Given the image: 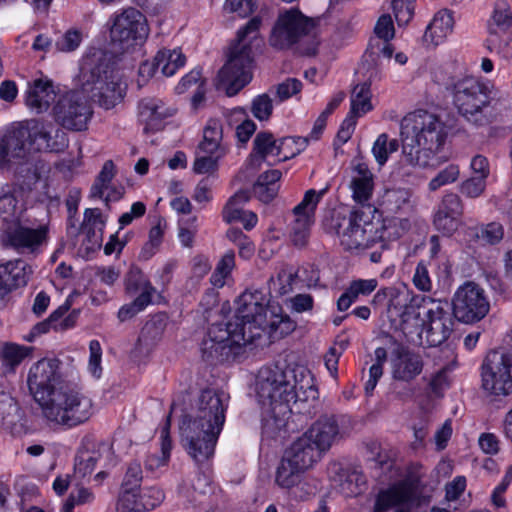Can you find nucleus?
Returning <instances> with one entry per match:
<instances>
[{"label": "nucleus", "instance_id": "1", "mask_svg": "<svg viewBox=\"0 0 512 512\" xmlns=\"http://www.w3.org/2000/svg\"><path fill=\"white\" fill-rule=\"evenodd\" d=\"M296 323L283 308L269 301L258 289L245 290L236 300L233 318L212 324L202 344L203 355L219 360L243 355L263 333L282 338L292 333Z\"/></svg>", "mask_w": 512, "mask_h": 512}, {"label": "nucleus", "instance_id": "2", "mask_svg": "<svg viewBox=\"0 0 512 512\" xmlns=\"http://www.w3.org/2000/svg\"><path fill=\"white\" fill-rule=\"evenodd\" d=\"M61 365L55 357L38 360L29 368L27 385L48 422L71 428L89 420L95 409L81 389L61 384Z\"/></svg>", "mask_w": 512, "mask_h": 512}, {"label": "nucleus", "instance_id": "3", "mask_svg": "<svg viewBox=\"0 0 512 512\" xmlns=\"http://www.w3.org/2000/svg\"><path fill=\"white\" fill-rule=\"evenodd\" d=\"M254 390L262 409V433L275 437L287 425L291 404L314 397V378L303 366H265L256 376Z\"/></svg>", "mask_w": 512, "mask_h": 512}, {"label": "nucleus", "instance_id": "4", "mask_svg": "<svg viewBox=\"0 0 512 512\" xmlns=\"http://www.w3.org/2000/svg\"><path fill=\"white\" fill-rule=\"evenodd\" d=\"M449 126L437 114L427 110L408 113L400 123L402 156L415 168H436L448 160L443 154Z\"/></svg>", "mask_w": 512, "mask_h": 512}, {"label": "nucleus", "instance_id": "5", "mask_svg": "<svg viewBox=\"0 0 512 512\" xmlns=\"http://www.w3.org/2000/svg\"><path fill=\"white\" fill-rule=\"evenodd\" d=\"M227 407L228 397L224 392L206 389L197 398L193 414L183 418L180 424L182 445L196 463H203L214 455Z\"/></svg>", "mask_w": 512, "mask_h": 512}, {"label": "nucleus", "instance_id": "6", "mask_svg": "<svg viewBox=\"0 0 512 512\" xmlns=\"http://www.w3.org/2000/svg\"><path fill=\"white\" fill-rule=\"evenodd\" d=\"M260 25V18L254 17L238 31L236 43L217 74L215 86L228 96L236 95L252 79V47L262 42L258 37Z\"/></svg>", "mask_w": 512, "mask_h": 512}, {"label": "nucleus", "instance_id": "7", "mask_svg": "<svg viewBox=\"0 0 512 512\" xmlns=\"http://www.w3.org/2000/svg\"><path fill=\"white\" fill-rule=\"evenodd\" d=\"M80 81L83 92L97 98L105 109L120 103L127 88L119 72L107 63L106 54L101 50H95L83 58Z\"/></svg>", "mask_w": 512, "mask_h": 512}, {"label": "nucleus", "instance_id": "8", "mask_svg": "<svg viewBox=\"0 0 512 512\" xmlns=\"http://www.w3.org/2000/svg\"><path fill=\"white\" fill-rule=\"evenodd\" d=\"M324 228L339 238L341 246L348 251H360L379 243L376 224L371 217L359 209H353L348 215L332 211L324 220Z\"/></svg>", "mask_w": 512, "mask_h": 512}, {"label": "nucleus", "instance_id": "9", "mask_svg": "<svg viewBox=\"0 0 512 512\" xmlns=\"http://www.w3.org/2000/svg\"><path fill=\"white\" fill-rule=\"evenodd\" d=\"M494 91L495 86L490 81L466 76L455 81L452 86L453 104L467 122L484 126L490 122L487 109Z\"/></svg>", "mask_w": 512, "mask_h": 512}, {"label": "nucleus", "instance_id": "10", "mask_svg": "<svg viewBox=\"0 0 512 512\" xmlns=\"http://www.w3.org/2000/svg\"><path fill=\"white\" fill-rule=\"evenodd\" d=\"M314 23L297 9H289L279 14L270 36V44L278 49L288 48L298 41L312 38L313 44L306 53L315 54L318 42Z\"/></svg>", "mask_w": 512, "mask_h": 512}, {"label": "nucleus", "instance_id": "11", "mask_svg": "<svg viewBox=\"0 0 512 512\" xmlns=\"http://www.w3.org/2000/svg\"><path fill=\"white\" fill-rule=\"evenodd\" d=\"M6 243L17 253L38 255L48 244L49 228L46 224L27 219H16L4 228Z\"/></svg>", "mask_w": 512, "mask_h": 512}, {"label": "nucleus", "instance_id": "12", "mask_svg": "<svg viewBox=\"0 0 512 512\" xmlns=\"http://www.w3.org/2000/svg\"><path fill=\"white\" fill-rule=\"evenodd\" d=\"M452 310L459 322L473 324L489 313L490 299L482 286L473 281H466L453 295Z\"/></svg>", "mask_w": 512, "mask_h": 512}, {"label": "nucleus", "instance_id": "13", "mask_svg": "<svg viewBox=\"0 0 512 512\" xmlns=\"http://www.w3.org/2000/svg\"><path fill=\"white\" fill-rule=\"evenodd\" d=\"M110 21L111 41L123 50L142 44L149 35L146 17L135 8L115 12Z\"/></svg>", "mask_w": 512, "mask_h": 512}, {"label": "nucleus", "instance_id": "14", "mask_svg": "<svg viewBox=\"0 0 512 512\" xmlns=\"http://www.w3.org/2000/svg\"><path fill=\"white\" fill-rule=\"evenodd\" d=\"M482 388L493 396L512 393V353L493 351L481 367Z\"/></svg>", "mask_w": 512, "mask_h": 512}, {"label": "nucleus", "instance_id": "15", "mask_svg": "<svg viewBox=\"0 0 512 512\" xmlns=\"http://www.w3.org/2000/svg\"><path fill=\"white\" fill-rule=\"evenodd\" d=\"M52 112L59 125L74 131L86 129L92 116V109L83 91H69L60 95Z\"/></svg>", "mask_w": 512, "mask_h": 512}, {"label": "nucleus", "instance_id": "16", "mask_svg": "<svg viewBox=\"0 0 512 512\" xmlns=\"http://www.w3.org/2000/svg\"><path fill=\"white\" fill-rule=\"evenodd\" d=\"M350 422V419L345 416L323 415L303 435L323 455L334 444L349 436Z\"/></svg>", "mask_w": 512, "mask_h": 512}, {"label": "nucleus", "instance_id": "17", "mask_svg": "<svg viewBox=\"0 0 512 512\" xmlns=\"http://www.w3.org/2000/svg\"><path fill=\"white\" fill-rule=\"evenodd\" d=\"M325 191L310 189L306 191L302 201L293 209L294 220L291 223L290 237L296 246L307 243L310 230L315 221V211Z\"/></svg>", "mask_w": 512, "mask_h": 512}, {"label": "nucleus", "instance_id": "18", "mask_svg": "<svg viewBox=\"0 0 512 512\" xmlns=\"http://www.w3.org/2000/svg\"><path fill=\"white\" fill-rule=\"evenodd\" d=\"M454 321L446 305L440 301L432 300L424 312L423 337L431 346L444 343L453 331Z\"/></svg>", "mask_w": 512, "mask_h": 512}, {"label": "nucleus", "instance_id": "19", "mask_svg": "<svg viewBox=\"0 0 512 512\" xmlns=\"http://www.w3.org/2000/svg\"><path fill=\"white\" fill-rule=\"evenodd\" d=\"M416 481L417 479H403L381 489L376 496L373 512L405 510L404 507L408 506L414 498Z\"/></svg>", "mask_w": 512, "mask_h": 512}, {"label": "nucleus", "instance_id": "20", "mask_svg": "<svg viewBox=\"0 0 512 512\" xmlns=\"http://www.w3.org/2000/svg\"><path fill=\"white\" fill-rule=\"evenodd\" d=\"M164 492L157 487L141 490H122L116 505L117 512H149L164 500Z\"/></svg>", "mask_w": 512, "mask_h": 512}, {"label": "nucleus", "instance_id": "21", "mask_svg": "<svg viewBox=\"0 0 512 512\" xmlns=\"http://www.w3.org/2000/svg\"><path fill=\"white\" fill-rule=\"evenodd\" d=\"M30 129L36 152H60L68 146L66 133L52 122L30 120Z\"/></svg>", "mask_w": 512, "mask_h": 512}, {"label": "nucleus", "instance_id": "22", "mask_svg": "<svg viewBox=\"0 0 512 512\" xmlns=\"http://www.w3.org/2000/svg\"><path fill=\"white\" fill-rule=\"evenodd\" d=\"M2 141L14 159L24 158L34 149L30 121L13 124L2 136Z\"/></svg>", "mask_w": 512, "mask_h": 512}, {"label": "nucleus", "instance_id": "23", "mask_svg": "<svg viewBox=\"0 0 512 512\" xmlns=\"http://www.w3.org/2000/svg\"><path fill=\"white\" fill-rule=\"evenodd\" d=\"M349 188L352 199L356 203L367 205L371 200L374 190V175L365 162L361 160L352 162Z\"/></svg>", "mask_w": 512, "mask_h": 512}, {"label": "nucleus", "instance_id": "24", "mask_svg": "<svg viewBox=\"0 0 512 512\" xmlns=\"http://www.w3.org/2000/svg\"><path fill=\"white\" fill-rule=\"evenodd\" d=\"M422 357L410 350L398 349L391 358V373L395 380L410 382L423 370Z\"/></svg>", "mask_w": 512, "mask_h": 512}, {"label": "nucleus", "instance_id": "25", "mask_svg": "<svg viewBox=\"0 0 512 512\" xmlns=\"http://www.w3.org/2000/svg\"><path fill=\"white\" fill-rule=\"evenodd\" d=\"M56 97L53 82L48 77H40L28 83L25 103L33 112H45Z\"/></svg>", "mask_w": 512, "mask_h": 512}, {"label": "nucleus", "instance_id": "26", "mask_svg": "<svg viewBox=\"0 0 512 512\" xmlns=\"http://www.w3.org/2000/svg\"><path fill=\"white\" fill-rule=\"evenodd\" d=\"M323 455L303 434L285 451L282 458L305 472L313 468Z\"/></svg>", "mask_w": 512, "mask_h": 512}, {"label": "nucleus", "instance_id": "27", "mask_svg": "<svg viewBox=\"0 0 512 512\" xmlns=\"http://www.w3.org/2000/svg\"><path fill=\"white\" fill-rule=\"evenodd\" d=\"M176 110L167 106L162 100L156 98L143 99L139 103V117L148 130H159L164 121L172 117Z\"/></svg>", "mask_w": 512, "mask_h": 512}, {"label": "nucleus", "instance_id": "28", "mask_svg": "<svg viewBox=\"0 0 512 512\" xmlns=\"http://www.w3.org/2000/svg\"><path fill=\"white\" fill-rule=\"evenodd\" d=\"M105 223L100 209L89 208L85 210L82 230L86 233V249L88 251H95L101 247Z\"/></svg>", "mask_w": 512, "mask_h": 512}, {"label": "nucleus", "instance_id": "29", "mask_svg": "<svg viewBox=\"0 0 512 512\" xmlns=\"http://www.w3.org/2000/svg\"><path fill=\"white\" fill-rule=\"evenodd\" d=\"M0 273L10 292L13 289L26 286L33 274V269L24 260L16 259L0 264Z\"/></svg>", "mask_w": 512, "mask_h": 512}, {"label": "nucleus", "instance_id": "30", "mask_svg": "<svg viewBox=\"0 0 512 512\" xmlns=\"http://www.w3.org/2000/svg\"><path fill=\"white\" fill-rule=\"evenodd\" d=\"M269 156L278 158V140L271 133L260 132L253 141V151L247 160V166L256 170Z\"/></svg>", "mask_w": 512, "mask_h": 512}, {"label": "nucleus", "instance_id": "31", "mask_svg": "<svg viewBox=\"0 0 512 512\" xmlns=\"http://www.w3.org/2000/svg\"><path fill=\"white\" fill-rule=\"evenodd\" d=\"M223 129L220 120L211 118L207 121L203 129V140L198 148L202 154H218L225 156L227 147L222 143Z\"/></svg>", "mask_w": 512, "mask_h": 512}, {"label": "nucleus", "instance_id": "32", "mask_svg": "<svg viewBox=\"0 0 512 512\" xmlns=\"http://www.w3.org/2000/svg\"><path fill=\"white\" fill-rule=\"evenodd\" d=\"M453 28L454 19L452 12L447 9L440 10L434 15L427 27L425 38L434 45L442 44L453 32Z\"/></svg>", "mask_w": 512, "mask_h": 512}, {"label": "nucleus", "instance_id": "33", "mask_svg": "<svg viewBox=\"0 0 512 512\" xmlns=\"http://www.w3.org/2000/svg\"><path fill=\"white\" fill-rule=\"evenodd\" d=\"M378 286L375 278L355 279L350 282L346 291L339 297L337 308L339 311L348 310L359 296L370 295Z\"/></svg>", "mask_w": 512, "mask_h": 512}, {"label": "nucleus", "instance_id": "34", "mask_svg": "<svg viewBox=\"0 0 512 512\" xmlns=\"http://www.w3.org/2000/svg\"><path fill=\"white\" fill-rule=\"evenodd\" d=\"M32 347L12 342L0 343V360L5 372H14L32 354Z\"/></svg>", "mask_w": 512, "mask_h": 512}, {"label": "nucleus", "instance_id": "35", "mask_svg": "<svg viewBox=\"0 0 512 512\" xmlns=\"http://www.w3.org/2000/svg\"><path fill=\"white\" fill-rule=\"evenodd\" d=\"M126 289L130 293L140 292L133 301L142 311L152 302L156 290L140 272H131L126 281Z\"/></svg>", "mask_w": 512, "mask_h": 512}, {"label": "nucleus", "instance_id": "36", "mask_svg": "<svg viewBox=\"0 0 512 512\" xmlns=\"http://www.w3.org/2000/svg\"><path fill=\"white\" fill-rule=\"evenodd\" d=\"M280 178L281 172L279 170H270L261 174L253 188L256 197L264 203L273 200L279 191Z\"/></svg>", "mask_w": 512, "mask_h": 512}, {"label": "nucleus", "instance_id": "37", "mask_svg": "<svg viewBox=\"0 0 512 512\" xmlns=\"http://www.w3.org/2000/svg\"><path fill=\"white\" fill-rule=\"evenodd\" d=\"M420 315L419 307L413 305L406 308L405 312L396 317L399 319V329L410 341H415V337L418 339L423 338V319L420 318Z\"/></svg>", "mask_w": 512, "mask_h": 512}, {"label": "nucleus", "instance_id": "38", "mask_svg": "<svg viewBox=\"0 0 512 512\" xmlns=\"http://www.w3.org/2000/svg\"><path fill=\"white\" fill-rule=\"evenodd\" d=\"M512 24V11L506 0L495 2L492 14L488 21L490 36H497L499 32L507 31Z\"/></svg>", "mask_w": 512, "mask_h": 512}, {"label": "nucleus", "instance_id": "39", "mask_svg": "<svg viewBox=\"0 0 512 512\" xmlns=\"http://www.w3.org/2000/svg\"><path fill=\"white\" fill-rule=\"evenodd\" d=\"M304 474V470L282 458L276 471L275 482L280 488L289 490L302 482Z\"/></svg>", "mask_w": 512, "mask_h": 512}, {"label": "nucleus", "instance_id": "40", "mask_svg": "<svg viewBox=\"0 0 512 512\" xmlns=\"http://www.w3.org/2000/svg\"><path fill=\"white\" fill-rule=\"evenodd\" d=\"M155 59L159 66L161 74L166 77L173 76L176 73V71L183 67L186 63V57L179 49L160 50L155 55Z\"/></svg>", "mask_w": 512, "mask_h": 512}, {"label": "nucleus", "instance_id": "41", "mask_svg": "<svg viewBox=\"0 0 512 512\" xmlns=\"http://www.w3.org/2000/svg\"><path fill=\"white\" fill-rule=\"evenodd\" d=\"M387 292L388 312L393 317L399 316L405 312L406 308L412 307L414 305L412 303L414 300V295L406 286H403L402 288L388 287Z\"/></svg>", "mask_w": 512, "mask_h": 512}, {"label": "nucleus", "instance_id": "42", "mask_svg": "<svg viewBox=\"0 0 512 512\" xmlns=\"http://www.w3.org/2000/svg\"><path fill=\"white\" fill-rule=\"evenodd\" d=\"M379 242L392 241L401 237L409 228L407 219L391 217L385 218L381 223L375 222Z\"/></svg>", "mask_w": 512, "mask_h": 512}, {"label": "nucleus", "instance_id": "43", "mask_svg": "<svg viewBox=\"0 0 512 512\" xmlns=\"http://www.w3.org/2000/svg\"><path fill=\"white\" fill-rule=\"evenodd\" d=\"M235 268V254L233 251H227L218 261L214 272L210 277V282L215 288H222L230 279Z\"/></svg>", "mask_w": 512, "mask_h": 512}, {"label": "nucleus", "instance_id": "44", "mask_svg": "<svg viewBox=\"0 0 512 512\" xmlns=\"http://www.w3.org/2000/svg\"><path fill=\"white\" fill-rule=\"evenodd\" d=\"M169 428L170 424L167 422L161 430V455L152 454L146 459L145 465L151 471L167 465L170 459L172 443L169 437Z\"/></svg>", "mask_w": 512, "mask_h": 512}, {"label": "nucleus", "instance_id": "45", "mask_svg": "<svg viewBox=\"0 0 512 512\" xmlns=\"http://www.w3.org/2000/svg\"><path fill=\"white\" fill-rule=\"evenodd\" d=\"M399 148L398 140L390 138L388 134L378 135L372 146V154L379 166H383L391 154Z\"/></svg>", "mask_w": 512, "mask_h": 512}, {"label": "nucleus", "instance_id": "46", "mask_svg": "<svg viewBox=\"0 0 512 512\" xmlns=\"http://www.w3.org/2000/svg\"><path fill=\"white\" fill-rule=\"evenodd\" d=\"M372 108L370 84L361 83L356 85L351 95L350 110L358 116H363Z\"/></svg>", "mask_w": 512, "mask_h": 512}, {"label": "nucleus", "instance_id": "47", "mask_svg": "<svg viewBox=\"0 0 512 512\" xmlns=\"http://www.w3.org/2000/svg\"><path fill=\"white\" fill-rule=\"evenodd\" d=\"M20 210L16 190L8 185L2 186L0 188V217L8 224L9 219L15 217Z\"/></svg>", "mask_w": 512, "mask_h": 512}, {"label": "nucleus", "instance_id": "48", "mask_svg": "<svg viewBox=\"0 0 512 512\" xmlns=\"http://www.w3.org/2000/svg\"><path fill=\"white\" fill-rule=\"evenodd\" d=\"M368 459L374 463L375 468L382 471L390 470L393 466V454L390 450L382 448L377 441L366 444Z\"/></svg>", "mask_w": 512, "mask_h": 512}, {"label": "nucleus", "instance_id": "49", "mask_svg": "<svg viewBox=\"0 0 512 512\" xmlns=\"http://www.w3.org/2000/svg\"><path fill=\"white\" fill-rule=\"evenodd\" d=\"M295 275L292 271L281 270L269 280V292L272 297H282L293 291Z\"/></svg>", "mask_w": 512, "mask_h": 512}, {"label": "nucleus", "instance_id": "50", "mask_svg": "<svg viewBox=\"0 0 512 512\" xmlns=\"http://www.w3.org/2000/svg\"><path fill=\"white\" fill-rule=\"evenodd\" d=\"M249 200V195L246 191L236 192L226 203L223 209V219L227 223L238 222L241 219L243 206Z\"/></svg>", "mask_w": 512, "mask_h": 512}, {"label": "nucleus", "instance_id": "51", "mask_svg": "<svg viewBox=\"0 0 512 512\" xmlns=\"http://www.w3.org/2000/svg\"><path fill=\"white\" fill-rule=\"evenodd\" d=\"M308 138L285 137L278 140V160L285 161L301 153L307 146Z\"/></svg>", "mask_w": 512, "mask_h": 512}, {"label": "nucleus", "instance_id": "52", "mask_svg": "<svg viewBox=\"0 0 512 512\" xmlns=\"http://www.w3.org/2000/svg\"><path fill=\"white\" fill-rule=\"evenodd\" d=\"M198 227L197 216L178 218V238L182 246L192 247Z\"/></svg>", "mask_w": 512, "mask_h": 512}, {"label": "nucleus", "instance_id": "53", "mask_svg": "<svg viewBox=\"0 0 512 512\" xmlns=\"http://www.w3.org/2000/svg\"><path fill=\"white\" fill-rule=\"evenodd\" d=\"M410 198V192L407 189H389L382 197V206L388 211L395 213L406 205Z\"/></svg>", "mask_w": 512, "mask_h": 512}, {"label": "nucleus", "instance_id": "54", "mask_svg": "<svg viewBox=\"0 0 512 512\" xmlns=\"http://www.w3.org/2000/svg\"><path fill=\"white\" fill-rule=\"evenodd\" d=\"M115 175V166L112 161H106L102 170L91 188L92 197H103L105 190L109 189V185Z\"/></svg>", "mask_w": 512, "mask_h": 512}, {"label": "nucleus", "instance_id": "55", "mask_svg": "<svg viewBox=\"0 0 512 512\" xmlns=\"http://www.w3.org/2000/svg\"><path fill=\"white\" fill-rule=\"evenodd\" d=\"M224 156L218 154H202L199 149L193 163V171L197 174L214 173L218 169V162Z\"/></svg>", "mask_w": 512, "mask_h": 512}, {"label": "nucleus", "instance_id": "56", "mask_svg": "<svg viewBox=\"0 0 512 512\" xmlns=\"http://www.w3.org/2000/svg\"><path fill=\"white\" fill-rule=\"evenodd\" d=\"M459 174V167L455 164H450L430 180L428 188L430 191H436L442 186L455 182Z\"/></svg>", "mask_w": 512, "mask_h": 512}, {"label": "nucleus", "instance_id": "57", "mask_svg": "<svg viewBox=\"0 0 512 512\" xmlns=\"http://www.w3.org/2000/svg\"><path fill=\"white\" fill-rule=\"evenodd\" d=\"M82 39L83 36L79 30L70 29L57 39L55 48L59 52L69 53L80 46Z\"/></svg>", "mask_w": 512, "mask_h": 512}, {"label": "nucleus", "instance_id": "58", "mask_svg": "<svg viewBox=\"0 0 512 512\" xmlns=\"http://www.w3.org/2000/svg\"><path fill=\"white\" fill-rule=\"evenodd\" d=\"M504 236V228L502 224L498 222H491L486 225H482L477 237L490 245L498 244Z\"/></svg>", "mask_w": 512, "mask_h": 512}, {"label": "nucleus", "instance_id": "59", "mask_svg": "<svg viewBox=\"0 0 512 512\" xmlns=\"http://www.w3.org/2000/svg\"><path fill=\"white\" fill-rule=\"evenodd\" d=\"M18 412L15 399L8 393L0 392V422L12 423Z\"/></svg>", "mask_w": 512, "mask_h": 512}, {"label": "nucleus", "instance_id": "60", "mask_svg": "<svg viewBox=\"0 0 512 512\" xmlns=\"http://www.w3.org/2000/svg\"><path fill=\"white\" fill-rule=\"evenodd\" d=\"M88 371L96 379L102 375V348L98 340H91L89 343Z\"/></svg>", "mask_w": 512, "mask_h": 512}, {"label": "nucleus", "instance_id": "61", "mask_svg": "<svg viewBox=\"0 0 512 512\" xmlns=\"http://www.w3.org/2000/svg\"><path fill=\"white\" fill-rule=\"evenodd\" d=\"M437 212H443L449 216L461 219L463 214V204L460 197L455 193L446 194L443 197Z\"/></svg>", "mask_w": 512, "mask_h": 512}, {"label": "nucleus", "instance_id": "62", "mask_svg": "<svg viewBox=\"0 0 512 512\" xmlns=\"http://www.w3.org/2000/svg\"><path fill=\"white\" fill-rule=\"evenodd\" d=\"M461 219L449 216L443 212H437L434 215V226L443 235L451 236L460 226Z\"/></svg>", "mask_w": 512, "mask_h": 512}, {"label": "nucleus", "instance_id": "63", "mask_svg": "<svg viewBox=\"0 0 512 512\" xmlns=\"http://www.w3.org/2000/svg\"><path fill=\"white\" fill-rule=\"evenodd\" d=\"M251 111L260 121L267 120L273 111L272 99L268 94H261L252 101Z\"/></svg>", "mask_w": 512, "mask_h": 512}, {"label": "nucleus", "instance_id": "64", "mask_svg": "<svg viewBox=\"0 0 512 512\" xmlns=\"http://www.w3.org/2000/svg\"><path fill=\"white\" fill-rule=\"evenodd\" d=\"M488 42L490 51L499 54L505 59L512 58V33L506 34L501 38L490 36Z\"/></svg>", "mask_w": 512, "mask_h": 512}]
</instances>
